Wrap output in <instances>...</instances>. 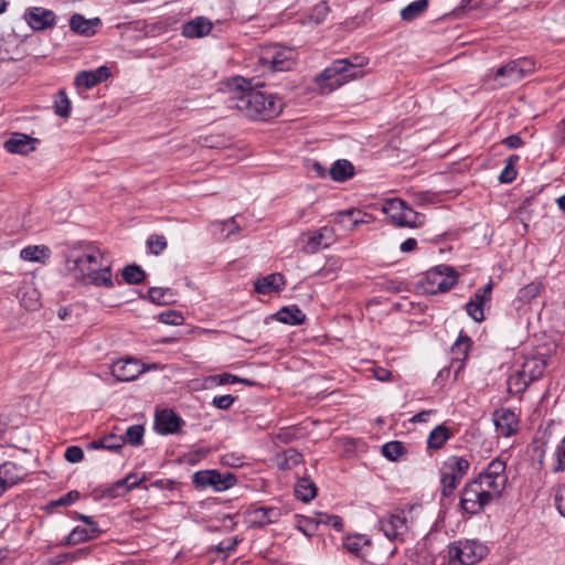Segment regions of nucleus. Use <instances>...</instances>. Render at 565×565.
<instances>
[{"instance_id": "nucleus-1", "label": "nucleus", "mask_w": 565, "mask_h": 565, "mask_svg": "<svg viewBox=\"0 0 565 565\" xmlns=\"http://www.w3.org/2000/svg\"><path fill=\"white\" fill-rule=\"evenodd\" d=\"M226 103L228 108L237 109L245 117L259 121L278 117L284 108V102L278 95L260 90L243 77L233 79Z\"/></svg>"}, {"instance_id": "nucleus-2", "label": "nucleus", "mask_w": 565, "mask_h": 565, "mask_svg": "<svg viewBox=\"0 0 565 565\" xmlns=\"http://www.w3.org/2000/svg\"><path fill=\"white\" fill-rule=\"evenodd\" d=\"M104 254L94 245H82L73 248L65 256L68 273L76 279L86 280L97 287H113L109 265L103 263Z\"/></svg>"}, {"instance_id": "nucleus-3", "label": "nucleus", "mask_w": 565, "mask_h": 565, "mask_svg": "<svg viewBox=\"0 0 565 565\" xmlns=\"http://www.w3.org/2000/svg\"><path fill=\"white\" fill-rule=\"evenodd\" d=\"M494 500L497 499L480 482L471 479L461 490L459 507L463 513L476 515L483 512Z\"/></svg>"}, {"instance_id": "nucleus-4", "label": "nucleus", "mask_w": 565, "mask_h": 565, "mask_svg": "<svg viewBox=\"0 0 565 565\" xmlns=\"http://www.w3.org/2000/svg\"><path fill=\"white\" fill-rule=\"evenodd\" d=\"M507 463L501 458L492 459L487 467L473 479L488 490L492 497L499 499L508 482L505 473Z\"/></svg>"}, {"instance_id": "nucleus-5", "label": "nucleus", "mask_w": 565, "mask_h": 565, "mask_svg": "<svg viewBox=\"0 0 565 565\" xmlns=\"http://www.w3.org/2000/svg\"><path fill=\"white\" fill-rule=\"evenodd\" d=\"M292 50L278 44L264 47L259 55V64L264 72L274 74L276 72H286L292 68Z\"/></svg>"}, {"instance_id": "nucleus-6", "label": "nucleus", "mask_w": 565, "mask_h": 565, "mask_svg": "<svg viewBox=\"0 0 565 565\" xmlns=\"http://www.w3.org/2000/svg\"><path fill=\"white\" fill-rule=\"evenodd\" d=\"M458 273L448 265H439L429 269L423 281L425 292L437 295L449 291L458 282Z\"/></svg>"}, {"instance_id": "nucleus-7", "label": "nucleus", "mask_w": 565, "mask_h": 565, "mask_svg": "<svg viewBox=\"0 0 565 565\" xmlns=\"http://www.w3.org/2000/svg\"><path fill=\"white\" fill-rule=\"evenodd\" d=\"M545 367L546 361L543 358H527L521 369L510 376V385L515 386L518 392H523L532 382L543 375Z\"/></svg>"}, {"instance_id": "nucleus-8", "label": "nucleus", "mask_w": 565, "mask_h": 565, "mask_svg": "<svg viewBox=\"0 0 565 565\" xmlns=\"http://www.w3.org/2000/svg\"><path fill=\"white\" fill-rule=\"evenodd\" d=\"M448 553L466 565H475L488 555V547L478 540H459L448 545Z\"/></svg>"}, {"instance_id": "nucleus-9", "label": "nucleus", "mask_w": 565, "mask_h": 565, "mask_svg": "<svg viewBox=\"0 0 565 565\" xmlns=\"http://www.w3.org/2000/svg\"><path fill=\"white\" fill-rule=\"evenodd\" d=\"M348 68H345L344 60H335L332 64L326 67L316 77V84L323 93H330L338 87H341L345 83L350 82L351 78L347 76Z\"/></svg>"}, {"instance_id": "nucleus-10", "label": "nucleus", "mask_w": 565, "mask_h": 565, "mask_svg": "<svg viewBox=\"0 0 565 565\" xmlns=\"http://www.w3.org/2000/svg\"><path fill=\"white\" fill-rule=\"evenodd\" d=\"M348 68H345L344 60H335L332 64L326 67L316 77V84L323 93H330L338 87H341L345 83L350 82L351 78L347 76Z\"/></svg>"}, {"instance_id": "nucleus-11", "label": "nucleus", "mask_w": 565, "mask_h": 565, "mask_svg": "<svg viewBox=\"0 0 565 565\" xmlns=\"http://www.w3.org/2000/svg\"><path fill=\"white\" fill-rule=\"evenodd\" d=\"M192 482L196 488L205 489L212 487L215 491L222 492L234 487L237 477L232 472L221 473L217 470H200L192 477Z\"/></svg>"}, {"instance_id": "nucleus-12", "label": "nucleus", "mask_w": 565, "mask_h": 565, "mask_svg": "<svg viewBox=\"0 0 565 565\" xmlns=\"http://www.w3.org/2000/svg\"><path fill=\"white\" fill-rule=\"evenodd\" d=\"M383 212L399 227H416L419 214L401 199H392L383 205Z\"/></svg>"}, {"instance_id": "nucleus-13", "label": "nucleus", "mask_w": 565, "mask_h": 565, "mask_svg": "<svg viewBox=\"0 0 565 565\" xmlns=\"http://www.w3.org/2000/svg\"><path fill=\"white\" fill-rule=\"evenodd\" d=\"M335 239L333 228L322 226L317 231L302 233L298 239L300 249L305 254H315L322 248L330 247Z\"/></svg>"}, {"instance_id": "nucleus-14", "label": "nucleus", "mask_w": 565, "mask_h": 565, "mask_svg": "<svg viewBox=\"0 0 565 565\" xmlns=\"http://www.w3.org/2000/svg\"><path fill=\"white\" fill-rule=\"evenodd\" d=\"M535 68V63L531 58L522 57L513 60L508 64L500 66L494 74L495 78H505V85L516 83L531 74Z\"/></svg>"}, {"instance_id": "nucleus-15", "label": "nucleus", "mask_w": 565, "mask_h": 565, "mask_svg": "<svg viewBox=\"0 0 565 565\" xmlns=\"http://www.w3.org/2000/svg\"><path fill=\"white\" fill-rule=\"evenodd\" d=\"M380 529L390 541H403L408 530L406 513L397 511L382 518Z\"/></svg>"}, {"instance_id": "nucleus-16", "label": "nucleus", "mask_w": 565, "mask_h": 565, "mask_svg": "<svg viewBox=\"0 0 565 565\" xmlns=\"http://www.w3.org/2000/svg\"><path fill=\"white\" fill-rule=\"evenodd\" d=\"M24 19L34 31L52 29L56 24V14L52 10L42 7L26 9Z\"/></svg>"}, {"instance_id": "nucleus-17", "label": "nucleus", "mask_w": 565, "mask_h": 565, "mask_svg": "<svg viewBox=\"0 0 565 565\" xmlns=\"http://www.w3.org/2000/svg\"><path fill=\"white\" fill-rule=\"evenodd\" d=\"M284 514L279 507H256L247 510L248 522L252 527H264L277 522Z\"/></svg>"}, {"instance_id": "nucleus-18", "label": "nucleus", "mask_w": 565, "mask_h": 565, "mask_svg": "<svg viewBox=\"0 0 565 565\" xmlns=\"http://www.w3.org/2000/svg\"><path fill=\"white\" fill-rule=\"evenodd\" d=\"M143 371L145 366L132 358L118 360L111 366V374L120 382L134 381Z\"/></svg>"}, {"instance_id": "nucleus-19", "label": "nucleus", "mask_w": 565, "mask_h": 565, "mask_svg": "<svg viewBox=\"0 0 565 565\" xmlns=\"http://www.w3.org/2000/svg\"><path fill=\"white\" fill-rule=\"evenodd\" d=\"M183 423L172 409H162L156 414L154 428L161 435H171L178 433Z\"/></svg>"}, {"instance_id": "nucleus-20", "label": "nucleus", "mask_w": 565, "mask_h": 565, "mask_svg": "<svg viewBox=\"0 0 565 565\" xmlns=\"http://www.w3.org/2000/svg\"><path fill=\"white\" fill-rule=\"evenodd\" d=\"M493 423L497 431L503 437H511L518 431V418L508 408L498 409L493 413Z\"/></svg>"}, {"instance_id": "nucleus-21", "label": "nucleus", "mask_w": 565, "mask_h": 565, "mask_svg": "<svg viewBox=\"0 0 565 565\" xmlns=\"http://www.w3.org/2000/svg\"><path fill=\"white\" fill-rule=\"evenodd\" d=\"M110 76V71L107 66H99L92 71H81L75 76V85L79 88L90 89L105 82Z\"/></svg>"}, {"instance_id": "nucleus-22", "label": "nucleus", "mask_w": 565, "mask_h": 565, "mask_svg": "<svg viewBox=\"0 0 565 565\" xmlns=\"http://www.w3.org/2000/svg\"><path fill=\"white\" fill-rule=\"evenodd\" d=\"M102 24L99 18L86 19L79 13H74L70 19V29L76 34L92 36L96 29Z\"/></svg>"}, {"instance_id": "nucleus-23", "label": "nucleus", "mask_w": 565, "mask_h": 565, "mask_svg": "<svg viewBox=\"0 0 565 565\" xmlns=\"http://www.w3.org/2000/svg\"><path fill=\"white\" fill-rule=\"evenodd\" d=\"M286 279L282 274L274 273L269 274L260 279H257L254 284V289L257 294L268 295L271 292H279L284 289Z\"/></svg>"}, {"instance_id": "nucleus-24", "label": "nucleus", "mask_w": 565, "mask_h": 565, "mask_svg": "<svg viewBox=\"0 0 565 565\" xmlns=\"http://www.w3.org/2000/svg\"><path fill=\"white\" fill-rule=\"evenodd\" d=\"M211 30V21L204 17H198L182 25V35L189 39L202 38Z\"/></svg>"}, {"instance_id": "nucleus-25", "label": "nucleus", "mask_w": 565, "mask_h": 565, "mask_svg": "<svg viewBox=\"0 0 565 565\" xmlns=\"http://www.w3.org/2000/svg\"><path fill=\"white\" fill-rule=\"evenodd\" d=\"M102 533L99 527H84L76 526L71 533L63 540L64 545H76L83 542L96 539Z\"/></svg>"}, {"instance_id": "nucleus-26", "label": "nucleus", "mask_w": 565, "mask_h": 565, "mask_svg": "<svg viewBox=\"0 0 565 565\" xmlns=\"http://www.w3.org/2000/svg\"><path fill=\"white\" fill-rule=\"evenodd\" d=\"M35 140L26 135L17 134L4 142V149L10 153L26 154L34 149Z\"/></svg>"}, {"instance_id": "nucleus-27", "label": "nucleus", "mask_w": 565, "mask_h": 565, "mask_svg": "<svg viewBox=\"0 0 565 565\" xmlns=\"http://www.w3.org/2000/svg\"><path fill=\"white\" fill-rule=\"evenodd\" d=\"M143 480L138 478L136 473H129L125 478L116 481L110 488L106 490L108 497H119L128 493L130 490L137 488Z\"/></svg>"}, {"instance_id": "nucleus-28", "label": "nucleus", "mask_w": 565, "mask_h": 565, "mask_svg": "<svg viewBox=\"0 0 565 565\" xmlns=\"http://www.w3.org/2000/svg\"><path fill=\"white\" fill-rule=\"evenodd\" d=\"M24 475L23 468L14 462H4L0 466V477L7 489L21 481Z\"/></svg>"}, {"instance_id": "nucleus-29", "label": "nucleus", "mask_w": 565, "mask_h": 565, "mask_svg": "<svg viewBox=\"0 0 565 565\" xmlns=\"http://www.w3.org/2000/svg\"><path fill=\"white\" fill-rule=\"evenodd\" d=\"M354 175V166L347 159H339L329 169V177L337 182H345Z\"/></svg>"}, {"instance_id": "nucleus-30", "label": "nucleus", "mask_w": 565, "mask_h": 565, "mask_svg": "<svg viewBox=\"0 0 565 565\" xmlns=\"http://www.w3.org/2000/svg\"><path fill=\"white\" fill-rule=\"evenodd\" d=\"M452 436L454 434L445 424L437 425L427 437V447L431 450H438L443 448Z\"/></svg>"}, {"instance_id": "nucleus-31", "label": "nucleus", "mask_w": 565, "mask_h": 565, "mask_svg": "<svg viewBox=\"0 0 565 565\" xmlns=\"http://www.w3.org/2000/svg\"><path fill=\"white\" fill-rule=\"evenodd\" d=\"M276 320L289 326H299L306 320V315L297 306L282 307L275 315Z\"/></svg>"}, {"instance_id": "nucleus-32", "label": "nucleus", "mask_w": 565, "mask_h": 565, "mask_svg": "<svg viewBox=\"0 0 565 565\" xmlns=\"http://www.w3.org/2000/svg\"><path fill=\"white\" fill-rule=\"evenodd\" d=\"M51 256V249L45 245H29L21 249L20 257L25 262L45 263Z\"/></svg>"}, {"instance_id": "nucleus-33", "label": "nucleus", "mask_w": 565, "mask_h": 565, "mask_svg": "<svg viewBox=\"0 0 565 565\" xmlns=\"http://www.w3.org/2000/svg\"><path fill=\"white\" fill-rule=\"evenodd\" d=\"M371 545V540L365 535L356 534L349 535L343 542V547L356 557H362L365 554V550Z\"/></svg>"}, {"instance_id": "nucleus-34", "label": "nucleus", "mask_w": 565, "mask_h": 565, "mask_svg": "<svg viewBox=\"0 0 565 565\" xmlns=\"http://www.w3.org/2000/svg\"><path fill=\"white\" fill-rule=\"evenodd\" d=\"M469 468V460L459 456L448 457L443 465V469L450 475H455L460 480L468 473Z\"/></svg>"}, {"instance_id": "nucleus-35", "label": "nucleus", "mask_w": 565, "mask_h": 565, "mask_svg": "<svg viewBox=\"0 0 565 565\" xmlns=\"http://www.w3.org/2000/svg\"><path fill=\"white\" fill-rule=\"evenodd\" d=\"M317 486L309 478H300L295 486V494L302 502H310L317 495Z\"/></svg>"}, {"instance_id": "nucleus-36", "label": "nucleus", "mask_w": 565, "mask_h": 565, "mask_svg": "<svg viewBox=\"0 0 565 565\" xmlns=\"http://www.w3.org/2000/svg\"><path fill=\"white\" fill-rule=\"evenodd\" d=\"M277 465L282 470H290L302 462L303 457L295 448H288L276 456Z\"/></svg>"}, {"instance_id": "nucleus-37", "label": "nucleus", "mask_w": 565, "mask_h": 565, "mask_svg": "<svg viewBox=\"0 0 565 565\" xmlns=\"http://www.w3.org/2000/svg\"><path fill=\"white\" fill-rule=\"evenodd\" d=\"M343 60L345 63V68H348L347 76L350 77L351 81L363 76L361 68L369 64L367 57L356 54Z\"/></svg>"}, {"instance_id": "nucleus-38", "label": "nucleus", "mask_w": 565, "mask_h": 565, "mask_svg": "<svg viewBox=\"0 0 565 565\" xmlns=\"http://www.w3.org/2000/svg\"><path fill=\"white\" fill-rule=\"evenodd\" d=\"M542 290L543 284L541 281H532L519 290L516 299L523 303H529L540 296Z\"/></svg>"}, {"instance_id": "nucleus-39", "label": "nucleus", "mask_w": 565, "mask_h": 565, "mask_svg": "<svg viewBox=\"0 0 565 565\" xmlns=\"http://www.w3.org/2000/svg\"><path fill=\"white\" fill-rule=\"evenodd\" d=\"M121 275L122 279L129 285H139L143 282L147 276L145 270L136 264L125 266Z\"/></svg>"}, {"instance_id": "nucleus-40", "label": "nucleus", "mask_w": 565, "mask_h": 565, "mask_svg": "<svg viewBox=\"0 0 565 565\" xmlns=\"http://www.w3.org/2000/svg\"><path fill=\"white\" fill-rule=\"evenodd\" d=\"M54 113L62 118L71 115V100L64 89H58L54 95Z\"/></svg>"}, {"instance_id": "nucleus-41", "label": "nucleus", "mask_w": 565, "mask_h": 565, "mask_svg": "<svg viewBox=\"0 0 565 565\" xmlns=\"http://www.w3.org/2000/svg\"><path fill=\"white\" fill-rule=\"evenodd\" d=\"M405 454L406 448L399 440L388 441L382 446V455L390 461H396Z\"/></svg>"}, {"instance_id": "nucleus-42", "label": "nucleus", "mask_w": 565, "mask_h": 565, "mask_svg": "<svg viewBox=\"0 0 565 565\" xmlns=\"http://www.w3.org/2000/svg\"><path fill=\"white\" fill-rule=\"evenodd\" d=\"M428 7V0H416L402 9L401 17L405 21H412L422 14Z\"/></svg>"}, {"instance_id": "nucleus-43", "label": "nucleus", "mask_w": 565, "mask_h": 565, "mask_svg": "<svg viewBox=\"0 0 565 565\" xmlns=\"http://www.w3.org/2000/svg\"><path fill=\"white\" fill-rule=\"evenodd\" d=\"M148 297L152 303L162 306L172 301L173 294L170 288L151 287L148 290Z\"/></svg>"}, {"instance_id": "nucleus-44", "label": "nucleus", "mask_w": 565, "mask_h": 565, "mask_svg": "<svg viewBox=\"0 0 565 565\" xmlns=\"http://www.w3.org/2000/svg\"><path fill=\"white\" fill-rule=\"evenodd\" d=\"M145 428L142 425H132L128 427L121 438L125 444L131 446H140L143 443Z\"/></svg>"}, {"instance_id": "nucleus-45", "label": "nucleus", "mask_w": 565, "mask_h": 565, "mask_svg": "<svg viewBox=\"0 0 565 565\" xmlns=\"http://www.w3.org/2000/svg\"><path fill=\"white\" fill-rule=\"evenodd\" d=\"M519 159L520 158L516 154H512L507 159L505 167L502 169L499 175V181L501 183H511L515 180L518 174L515 170V164L518 163Z\"/></svg>"}, {"instance_id": "nucleus-46", "label": "nucleus", "mask_w": 565, "mask_h": 565, "mask_svg": "<svg viewBox=\"0 0 565 565\" xmlns=\"http://www.w3.org/2000/svg\"><path fill=\"white\" fill-rule=\"evenodd\" d=\"M460 479H458L455 475H450L445 469H441L440 473V483H441V494L444 497H450L455 489L460 483Z\"/></svg>"}, {"instance_id": "nucleus-47", "label": "nucleus", "mask_w": 565, "mask_h": 565, "mask_svg": "<svg viewBox=\"0 0 565 565\" xmlns=\"http://www.w3.org/2000/svg\"><path fill=\"white\" fill-rule=\"evenodd\" d=\"M158 321L169 326H181L184 322V317L180 311L169 309L158 316Z\"/></svg>"}, {"instance_id": "nucleus-48", "label": "nucleus", "mask_w": 565, "mask_h": 565, "mask_svg": "<svg viewBox=\"0 0 565 565\" xmlns=\"http://www.w3.org/2000/svg\"><path fill=\"white\" fill-rule=\"evenodd\" d=\"M167 238L163 235H150L147 239V246L153 255H160L167 248Z\"/></svg>"}, {"instance_id": "nucleus-49", "label": "nucleus", "mask_w": 565, "mask_h": 565, "mask_svg": "<svg viewBox=\"0 0 565 565\" xmlns=\"http://www.w3.org/2000/svg\"><path fill=\"white\" fill-rule=\"evenodd\" d=\"M328 12L329 6L327 4L326 1H321L312 8L309 14V20L316 24H319L322 21H324V19L328 15Z\"/></svg>"}, {"instance_id": "nucleus-50", "label": "nucleus", "mask_w": 565, "mask_h": 565, "mask_svg": "<svg viewBox=\"0 0 565 565\" xmlns=\"http://www.w3.org/2000/svg\"><path fill=\"white\" fill-rule=\"evenodd\" d=\"M466 311L468 316L476 322L484 320L483 305L472 299L466 303Z\"/></svg>"}, {"instance_id": "nucleus-51", "label": "nucleus", "mask_w": 565, "mask_h": 565, "mask_svg": "<svg viewBox=\"0 0 565 565\" xmlns=\"http://www.w3.org/2000/svg\"><path fill=\"white\" fill-rule=\"evenodd\" d=\"M79 497H81V494L78 491L72 490V491H68L67 493H65L64 495L60 497L58 499L52 500L49 503V507L50 508L67 507V505L73 504L74 502H76L79 499Z\"/></svg>"}, {"instance_id": "nucleus-52", "label": "nucleus", "mask_w": 565, "mask_h": 565, "mask_svg": "<svg viewBox=\"0 0 565 565\" xmlns=\"http://www.w3.org/2000/svg\"><path fill=\"white\" fill-rule=\"evenodd\" d=\"M211 380L217 385L236 384V383H249L248 380L239 379L237 375L231 373H222L211 377Z\"/></svg>"}, {"instance_id": "nucleus-53", "label": "nucleus", "mask_w": 565, "mask_h": 565, "mask_svg": "<svg viewBox=\"0 0 565 565\" xmlns=\"http://www.w3.org/2000/svg\"><path fill=\"white\" fill-rule=\"evenodd\" d=\"M355 214V211L354 210H344V211H340L337 213V215L334 216V222L338 223V224H341L343 226H345V221L347 220H350L351 221V224L348 226L349 230H353L358 226V224L360 223L359 220L356 218H352L353 215Z\"/></svg>"}, {"instance_id": "nucleus-54", "label": "nucleus", "mask_w": 565, "mask_h": 565, "mask_svg": "<svg viewBox=\"0 0 565 565\" xmlns=\"http://www.w3.org/2000/svg\"><path fill=\"white\" fill-rule=\"evenodd\" d=\"M317 523H322L326 525H330L331 527L335 529L337 531H342L343 529V521L339 515H329L324 513L318 514Z\"/></svg>"}, {"instance_id": "nucleus-55", "label": "nucleus", "mask_w": 565, "mask_h": 565, "mask_svg": "<svg viewBox=\"0 0 565 565\" xmlns=\"http://www.w3.org/2000/svg\"><path fill=\"white\" fill-rule=\"evenodd\" d=\"M492 289H493V282H492V280H489V282L486 286L478 288L476 290V292L471 299L479 303L484 305L486 301L490 300Z\"/></svg>"}, {"instance_id": "nucleus-56", "label": "nucleus", "mask_w": 565, "mask_h": 565, "mask_svg": "<svg viewBox=\"0 0 565 565\" xmlns=\"http://www.w3.org/2000/svg\"><path fill=\"white\" fill-rule=\"evenodd\" d=\"M235 401L236 397L231 394L218 395L213 397L212 405L218 409L226 411L231 408Z\"/></svg>"}, {"instance_id": "nucleus-57", "label": "nucleus", "mask_w": 565, "mask_h": 565, "mask_svg": "<svg viewBox=\"0 0 565 565\" xmlns=\"http://www.w3.org/2000/svg\"><path fill=\"white\" fill-rule=\"evenodd\" d=\"M103 443L105 445V449L111 450V451H119L124 446V440H122L121 436H117L114 434L105 436L103 438Z\"/></svg>"}, {"instance_id": "nucleus-58", "label": "nucleus", "mask_w": 565, "mask_h": 565, "mask_svg": "<svg viewBox=\"0 0 565 565\" xmlns=\"http://www.w3.org/2000/svg\"><path fill=\"white\" fill-rule=\"evenodd\" d=\"M555 505L562 516L565 518V482L559 483L554 497Z\"/></svg>"}, {"instance_id": "nucleus-59", "label": "nucleus", "mask_w": 565, "mask_h": 565, "mask_svg": "<svg viewBox=\"0 0 565 565\" xmlns=\"http://www.w3.org/2000/svg\"><path fill=\"white\" fill-rule=\"evenodd\" d=\"M469 345H470V338L468 335L460 334L458 340L452 345L451 350H452V352H455L457 354L461 353L463 355V358H466L468 354Z\"/></svg>"}, {"instance_id": "nucleus-60", "label": "nucleus", "mask_w": 565, "mask_h": 565, "mask_svg": "<svg viewBox=\"0 0 565 565\" xmlns=\"http://www.w3.org/2000/svg\"><path fill=\"white\" fill-rule=\"evenodd\" d=\"M64 457L68 462L76 463L83 460L84 451L78 446H70L66 448Z\"/></svg>"}, {"instance_id": "nucleus-61", "label": "nucleus", "mask_w": 565, "mask_h": 565, "mask_svg": "<svg viewBox=\"0 0 565 565\" xmlns=\"http://www.w3.org/2000/svg\"><path fill=\"white\" fill-rule=\"evenodd\" d=\"M238 544L237 537L225 540L218 543L216 550L226 554L232 553Z\"/></svg>"}, {"instance_id": "nucleus-62", "label": "nucleus", "mask_w": 565, "mask_h": 565, "mask_svg": "<svg viewBox=\"0 0 565 565\" xmlns=\"http://www.w3.org/2000/svg\"><path fill=\"white\" fill-rule=\"evenodd\" d=\"M502 143L505 145L510 149H518V148L522 147L523 140L519 135L514 134V135H510L507 138H504Z\"/></svg>"}, {"instance_id": "nucleus-63", "label": "nucleus", "mask_w": 565, "mask_h": 565, "mask_svg": "<svg viewBox=\"0 0 565 565\" xmlns=\"http://www.w3.org/2000/svg\"><path fill=\"white\" fill-rule=\"evenodd\" d=\"M417 247V241L413 237L407 238L399 245V250L402 253H411L415 250Z\"/></svg>"}, {"instance_id": "nucleus-64", "label": "nucleus", "mask_w": 565, "mask_h": 565, "mask_svg": "<svg viewBox=\"0 0 565 565\" xmlns=\"http://www.w3.org/2000/svg\"><path fill=\"white\" fill-rule=\"evenodd\" d=\"M311 171L316 172L319 178L329 177V169L324 168L320 162L315 161L311 166Z\"/></svg>"}]
</instances>
